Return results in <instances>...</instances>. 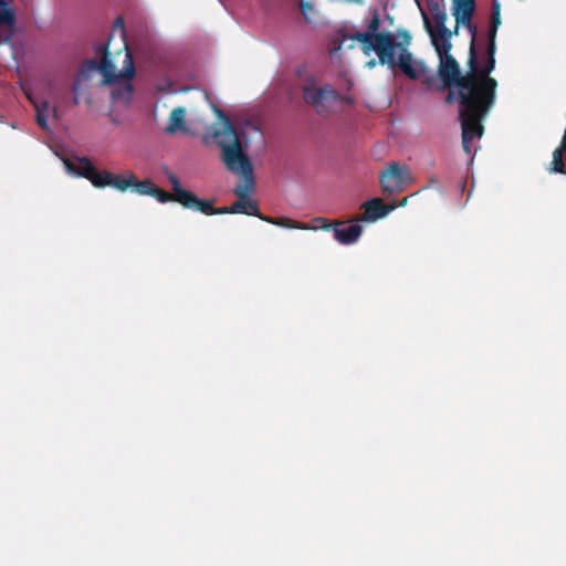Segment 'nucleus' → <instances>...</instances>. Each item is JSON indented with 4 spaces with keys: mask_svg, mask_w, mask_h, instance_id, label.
<instances>
[{
    "mask_svg": "<svg viewBox=\"0 0 566 566\" xmlns=\"http://www.w3.org/2000/svg\"><path fill=\"white\" fill-rule=\"evenodd\" d=\"M263 221L277 226L283 228H290V229H307V226L295 222L289 218H274V217H266L264 216Z\"/></svg>",
    "mask_w": 566,
    "mask_h": 566,
    "instance_id": "nucleus-23",
    "label": "nucleus"
},
{
    "mask_svg": "<svg viewBox=\"0 0 566 566\" xmlns=\"http://www.w3.org/2000/svg\"><path fill=\"white\" fill-rule=\"evenodd\" d=\"M363 208L365 210L363 219L367 221H376L395 210L397 205L395 201L386 205L380 198H374L366 201L363 205Z\"/></svg>",
    "mask_w": 566,
    "mask_h": 566,
    "instance_id": "nucleus-12",
    "label": "nucleus"
},
{
    "mask_svg": "<svg viewBox=\"0 0 566 566\" xmlns=\"http://www.w3.org/2000/svg\"><path fill=\"white\" fill-rule=\"evenodd\" d=\"M439 57L438 74L442 81L441 90H448L446 102L459 103V107L474 106L472 85L465 83V74L461 73L458 61L450 52L436 51Z\"/></svg>",
    "mask_w": 566,
    "mask_h": 566,
    "instance_id": "nucleus-5",
    "label": "nucleus"
},
{
    "mask_svg": "<svg viewBox=\"0 0 566 566\" xmlns=\"http://www.w3.org/2000/svg\"><path fill=\"white\" fill-rule=\"evenodd\" d=\"M422 18H423V25L427 31V33L430 36L431 44L434 48L436 51H442L443 53L450 52L452 49V38L459 35V31L461 27H458L455 23L453 30L448 29L446 27V33L440 31L439 28H433L432 22L430 18L427 15L426 12L422 11Z\"/></svg>",
    "mask_w": 566,
    "mask_h": 566,
    "instance_id": "nucleus-10",
    "label": "nucleus"
},
{
    "mask_svg": "<svg viewBox=\"0 0 566 566\" xmlns=\"http://www.w3.org/2000/svg\"><path fill=\"white\" fill-rule=\"evenodd\" d=\"M72 103H73L74 105H78V104H80V98H78V96H77V95H75V96L73 97Z\"/></svg>",
    "mask_w": 566,
    "mask_h": 566,
    "instance_id": "nucleus-30",
    "label": "nucleus"
},
{
    "mask_svg": "<svg viewBox=\"0 0 566 566\" xmlns=\"http://www.w3.org/2000/svg\"><path fill=\"white\" fill-rule=\"evenodd\" d=\"M181 205L185 208L200 211L207 216L224 213V212H219L220 208L214 209L211 200L200 199L193 192H190L189 196H185L184 202Z\"/></svg>",
    "mask_w": 566,
    "mask_h": 566,
    "instance_id": "nucleus-13",
    "label": "nucleus"
},
{
    "mask_svg": "<svg viewBox=\"0 0 566 566\" xmlns=\"http://www.w3.org/2000/svg\"><path fill=\"white\" fill-rule=\"evenodd\" d=\"M97 54L102 55L101 61L91 59L82 63L80 74L84 78L91 77L92 73L95 71H98L104 76V84H112L116 82L118 77L133 78L135 76L136 70L134 60L127 43H124V48L118 49L116 52V57L123 55V67L118 72L113 54L108 50V45H99L97 48Z\"/></svg>",
    "mask_w": 566,
    "mask_h": 566,
    "instance_id": "nucleus-4",
    "label": "nucleus"
},
{
    "mask_svg": "<svg viewBox=\"0 0 566 566\" xmlns=\"http://www.w3.org/2000/svg\"><path fill=\"white\" fill-rule=\"evenodd\" d=\"M132 178H133V184L130 186V188L133 189L134 192L138 193V195H148V196H151V192H153V188L155 186V184L147 179V180H144V181H139L137 179V177L135 176V174H132Z\"/></svg>",
    "mask_w": 566,
    "mask_h": 566,
    "instance_id": "nucleus-24",
    "label": "nucleus"
},
{
    "mask_svg": "<svg viewBox=\"0 0 566 566\" xmlns=\"http://www.w3.org/2000/svg\"><path fill=\"white\" fill-rule=\"evenodd\" d=\"M501 6L497 0L492 3L491 23L488 29L486 38V61L483 65L479 63V50L469 52L468 71L465 73V83L472 85L474 106L483 109H492L495 97L497 81L491 77L495 69L496 33L501 25Z\"/></svg>",
    "mask_w": 566,
    "mask_h": 566,
    "instance_id": "nucleus-2",
    "label": "nucleus"
},
{
    "mask_svg": "<svg viewBox=\"0 0 566 566\" xmlns=\"http://www.w3.org/2000/svg\"><path fill=\"white\" fill-rule=\"evenodd\" d=\"M473 18H469L468 22H457L458 27L465 28L470 33V46L469 52L478 51L480 48V39L478 36V27L472 20Z\"/></svg>",
    "mask_w": 566,
    "mask_h": 566,
    "instance_id": "nucleus-21",
    "label": "nucleus"
},
{
    "mask_svg": "<svg viewBox=\"0 0 566 566\" xmlns=\"http://www.w3.org/2000/svg\"><path fill=\"white\" fill-rule=\"evenodd\" d=\"M361 232V226L354 223L343 228H335L334 238L342 244H353L358 240Z\"/></svg>",
    "mask_w": 566,
    "mask_h": 566,
    "instance_id": "nucleus-17",
    "label": "nucleus"
},
{
    "mask_svg": "<svg viewBox=\"0 0 566 566\" xmlns=\"http://www.w3.org/2000/svg\"><path fill=\"white\" fill-rule=\"evenodd\" d=\"M451 10L455 22H468L474 15L475 0H452Z\"/></svg>",
    "mask_w": 566,
    "mask_h": 566,
    "instance_id": "nucleus-16",
    "label": "nucleus"
},
{
    "mask_svg": "<svg viewBox=\"0 0 566 566\" xmlns=\"http://www.w3.org/2000/svg\"><path fill=\"white\" fill-rule=\"evenodd\" d=\"M114 29L119 30L120 36L124 39L125 28H124V19L122 17L116 18V20L114 21ZM124 43H126V42L123 40V44Z\"/></svg>",
    "mask_w": 566,
    "mask_h": 566,
    "instance_id": "nucleus-26",
    "label": "nucleus"
},
{
    "mask_svg": "<svg viewBox=\"0 0 566 566\" xmlns=\"http://www.w3.org/2000/svg\"><path fill=\"white\" fill-rule=\"evenodd\" d=\"M300 9L302 14L307 19L308 12L313 10V4L311 2L301 1Z\"/></svg>",
    "mask_w": 566,
    "mask_h": 566,
    "instance_id": "nucleus-27",
    "label": "nucleus"
},
{
    "mask_svg": "<svg viewBox=\"0 0 566 566\" xmlns=\"http://www.w3.org/2000/svg\"><path fill=\"white\" fill-rule=\"evenodd\" d=\"M409 170L406 166L392 163L379 176V182L382 193L391 196L403 190V185L408 177Z\"/></svg>",
    "mask_w": 566,
    "mask_h": 566,
    "instance_id": "nucleus-9",
    "label": "nucleus"
},
{
    "mask_svg": "<svg viewBox=\"0 0 566 566\" xmlns=\"http://www.w3.org/2000/svg\"><path fill=\"white\" fill-rule=\"evenodd\" d=\"M64 165L67 171L90 180L96 188L113 187L124 192L130 188L133 184V172H129L127 176H123L114 175L107 170L99 171L87 157L65 159Z\"/></svg>",
    "mask_w": 566,
    "mask_h": 566,
    "instance_id": "nucleus-6",
    "label": "nucleus"
},
{
    "mask_svg": "<svg viewBox=\"0 0 566 566\" xmlns=\"http://www.w3.org/2000/svg\"><path fill=\"white\" fill-rule=\"evenodd\" d=\"M52 115L55 119H59V109L56 106L52 108Z\"/></svg>",
    "mask_w": 566,
    "mask_h": 566,
    "instance_id": "nucleus-29",
    "label": "nucleus"
},
{
    "mask_svg": "<svg viewBox=\"0 0 566 566\" xmlns=\"http://www.w3.org/2000/svg\"><path fill=\"white\" fill-rule=\"evenodd\" d=\"M489 113L490 109H483L478 106L459 107V119L462 129V147L468 155L471 154V142L483 135L484 127L482 122Z\"/></svg>",
    "mask_w": 566,
    "mask_h": 566,
    "instance_id": "nucleus-8",
    "label": "nucleus"
},
{
    "mask_svg": "<svg viewBox=\"0 0 566 566\" xmlns=\"http://www.w3.org/2000/svg\"><path fill=\"white\" fill-rule=\"evenodd\" d=\"M367 65H368L369 67H373V66H375V65H376V61H375V60H371V61H369V62L367 63Z\"/></svg>",
    "mask_w": 566,
    "mask_h": 566,
    "instance_id": "nucleus-32",
    "label": "nucleus"
},
{
    "mask_svg": "<svg viewBox=\"0 0 566 566\" xmlns=\"http://www.w3.org/2000/svg\"><path fill=\"white\" fill-rule=\"evenodd\" d=\"M27 96L29 98V101L32 103V105L34 106L35 108V113H36V123L38 125L46 130L49 128V125H48V118H49V114H50V104L48 101H43L41 103H39L38 101H35L29 93H27Z\"/></svg>",
    "mask_w": 566,
    "mask_h": 566,
    "instance_id": "nucleus-19",
    "label": "nucleus"
},
{
    "mask_svg": "<svg viewBox=\"0 0 566 566\" xmlns=\"http://www.w3.org/2000/svg\"><path fill=\"white\" fill-rule=\"evenodd\" d=\"M72 91L75 93V95H77V91H78V85H77V83L73 84V86H72Z\"/></svg>",
    "mask_w": 566,
    "mask_h": 566,
    "instance_id": "nucleus-31",
    "label": "nucleus"
},
{
    "mask_svg": "<svg viewBox=\"0 0 566 566\" xmlns=\"http://www.w3.org/2000/svg\"><path fill=\"white\" fill-rule=\"evenodd\" d=\"M132 78L118 77L116 82L109 84L112 103L115 105L128 106L134 96V85Z\"/></svg>",
    "mask_w": 566,
    "mask_h": 566,
    "instance_id": "nucleus-11",
    "label": "nucleus"
},
{
    "mask_svg": "<svg viewBox=\"0 0 566 566\" xmlns=\"http://www.w3.org/2000/svg\"><path fill=\"white\" fill-rule=\"evenodd\" d=\"M428 10L431 14L432 25L433 28H439L440 31L446 33V23L448 20V14L444 8L443 0H426Z\"/></svg>",
    "mask_w": 566,
    "mask_h": 566,
    "instance_id": "nucleus-15",
    "label": "nucleus"
},
{
    "mask_svg": "<svg viewBox=\"0 0 566 566\" xmlns=\"http://www.w3.org/2000/svg\"><path fill=\"white\" fill-rule=\"evenodd\" d=\"M151 196L155 197L159 202L165 203L168 201H174V195L163 190L156 185L153 188Z\"/></svg>",
    "mask_w": 566,
    "mask_h": 566,
    "instance_id": "nucleus-25",
    "label": "nucleus"
},
{
    "mask_svg": "<svg viewBox=\"0 0 566 566\" xmlns=\"http://www.w3.org/2000/svg\"><path fill=\"white\" fill-rule=\"evenodd\" d=\"M168 179L171 184V188H172V195H174V201L178 202V203H182L184 202V197L185 196H189V193L191 191L189 190H186L181 187L180 185V181H179V178L174 175V174H170L168 176Z\"/></svg>",
    "mask_w": 566,
    "mask_h": 566,
    "instance_id": "nucleus-22",
    "label": "nucleus"
},
{
    "mask_svg": "<svg viewBox=\"0 0 566 566\" xmlns=\"http://www.w3.org/2000/svg\"><path fill=\"white\" fill-rule=\"evenodd\" d=\"M15 23V14L8 7V3L3 0H0V28L7 27L9 29L13 28ZM9 40L8 34H2L0 32V44Z\"/></svg>",
    "mask_w": 566,
    "mask_h": 566,
    "instance_id": "nucleus-18",
    "label": "nucleus"
},
{
    "mask_svg": "<svg viewBox=\"0 0 566 566\" xmlns=\"http://www.w3.org/2000/svg\"><path fill=\"white\" fill-rule=\"evenodd\" d=\"M348 2L361 4L363 0H347Z\"/></svg>",
    "mask_w": 566,
    "mask_h": 566,
    "instance_id": "nucleus-33",
    "label": "nucleus"
},
{
    "mask_svg": "<svg viewBox=\"0 0 566 566\" xmlns=\"http://www.w3.org/2000/svg\"><path fill=\"white\" fill-rule=\"evenodd\" d=\"M219 212L242 213V214H248V216H254L261 220L264 217L260 212L258 205L254 201H252L251 199H238L232 206L220 208Z\"/></svg>",
    "mask_w": 566,
    "mask_h": 566,
    "instance_id": "nucleus-14",
    "label": "nucleus"
},
{
    "mask_svg": "<svg viewBox=\"0 0 566 566\" xmlns=\"http://www.w3.org/2000/svg\"><path fill=\"white\" fill-rule=\"evenodd\" d=\"M216 115L221 119V127H213L211 137L221 149V159L226 167L235 175H241L244 184L234 187L238 199H250L254 187V171L249 156L243 149L242 140L230 118L216 105Z\"/></svg>",
    "mask_w": 566,
    "mask_h": 566,
    "instance_id": "nucleus-3",
    "label": "nucleus"
},
{
    "mask_svg": "<svg viewBox=\"0 0 566 566\" xmlns=\"http://www.w3.org/2000/svg\"><path fill=\"white\" fill-rule=\"evenodd\" d=\"M303 99L313 106L321 116H327L342 103L343 96L331 85L316 86L306 84L303 87Z\"/></svg>",
    "mask_w": 566,
    "mask_h": 566,
    "instance_id": "nucleus-7",
    "label": "nucleus"
},
{
    "mask_svg": "<svg viewBox=\"0 0 566 566\" xmlns=\"http://www.w3.org/2000/svg\"><path fill=\"white\" fill-rule=\"evenodd\" d=\"M415 1L417 2V4H419V3H420V2H419V0H415Z\"/></svg>",
    "mask_w": 566,
    "mask_h": 566,
    "instance_id": "nucleus-35",
    "label": "nucleus"
},
{
    "mask_svg": "<svg viewBox=\"0 0 566 566\" xmlns=\"http://www.w3.org/2000/svg\"><path fill=\"white\" fill-rule=\"evenodd\" d=\"M380 19L375 11L367 24V31L356 32L352 39L360 43L364 54L369 55L375 52L381 65L390 69H399L411 80H418L424 73V66L421 62L413 59L409 50L411 44V34L406 29H398L396 33L391 31L378 32Z\"/></svg>",
    "mask_w": 566,
    "mask_h": 566,
    "instance_id": "nucleus-1",
    "label": "nucleus"
},
{
    "mask_svg": "<svg viewBox=\"0 0 566 566\" xmlns=\"http://www.w3.org/2000/svg\"><path fill=\"white\" fill-rule=\"evenodd\" d=\"M186 108L182 106L175 107L169 116V124L166 128L168 133L177 130H186L185 127Z\"/></svg>",
    "mask_w": 566,
    "mask_h": 566,
    "instance_id": "nucleus-20",
    "label": "nucleus"
},
{
    "mask_svg": "<svg viewBox=\"0 0 566 566\" xmlns=\"http://www.w3.org/2000/svg\"><path fill=\"white\" fill-rule=\"evenodd\" d=\"M409 198L410 197L407 196V197L402 198L398 203L396 202L397 207H405V206H407Z\"/></svg>",
    "mask_w": 566,
    "mask_h": 566,
    "instance_id": "nucleus-28",
    "label": "nucleus"
},
{
    "mask_svg": "<svg viewBox=\"0 0 566 566\" xmlns=\"http://www.w3.org/2000/svg\"><path fill=\"white\" fill-rule=\"evenodd\" d=\"M431 81H432V78H428V80H427V84H428V85H430V84H431Z\"/></svg>",
    "mask_w": 566,
    "mask_h": 566,
    "instance_id": "nucleus-34",
    "label": "nucleus"
}]
</instances>
